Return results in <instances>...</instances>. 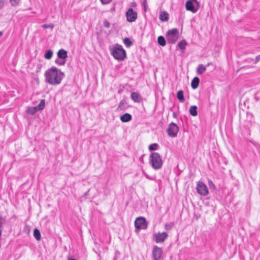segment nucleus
I'll list each match as a JSON object with an SVG mask.
<instances>
[{"label": "nucleus", "instance_id": "obj_1", "mask_svg": "<svg viewBox=\"0 0 260 260\" xmlns=\"http://www.w3.org/2000/svg\"><path fill=\"white\" fill-rule=\"evenodd\" d=\"M45 82L52 85H59L64 77V74L55 67H52L46 71Z\"/></svg>", "mask_w": 260, "mask_h": 260}, {"label": "nucleus", "instance_id": "obj_2", "mask_svg": "<svg viewBox=\"0 0 260 260\" xmlns=\"http://www.w3.org/2000/svg\"><path fill=\"white\" fill-rule=\"evenodd\" d=\"M109 50L113 57L118 60H123L126 57L125 50L121 45L116 44L110 46Z\"/></svg>", "mask_w": 260, "mask_h": 260}, {"label": "nucleus", "instance_id": "obj_3", "mask_svg": "<svg viewBox=\"0 0 260 260\" xmlns=\"http://www.w3.org/2000/svg\"><path fill=\"white\" fill-rule=\"evenodd\" d=\"M149 163L154 170L160 169L163 165V160L158 152H152L149 158Z\"/></svg>", "mask_w": 260, "mask_h": 260}, {"label": "nucleus", "instance_id": "obj_4", "mask_svg": "<svg viewBox=\"0 0 260 260\" xmlns=\"http://www.w3.org/2000/svg\"><path fill=\"white\" fill-rule=\"evenodd\" d=\"M178 30L177 28L169 30L166 35L168 43L172 44H174L178 40Z\"/></svg>", "mask_w": 260, "mask_h": 260}, {"label": "nucleus", "instance_id": "obj_5", "mask_svg": "<svg viewBox=\"0 0 260 260\" xmlns=\"http://www.w3.org/2000/svg\"><path fill=\"white\" fill-rule=\"evenodd\" d=\"M185 8L187 11L195 13L200 8V3L197 0H188L186 3Z\"/></svg>", "mask_w": 260, "mask_h": 260}, {"label": "nucleus", "instance_id": "obj_6", "mask_svg": "<svg viewBox=\"0 0 260 260\" xmlns=\"http://www.w3.org/2000/svg\"><path fill=\"white\" fill-rule=\"evenodd\" d=\"M179 129L178 125L174 122H172L169 124L167 129V132L170 137L175 138L177 137Z\"/></svg>", "mask_w": 260, "mask_h": 260}, {"label": "nucleus", "instance_id": "obj_7", "mask_svg": "<svg viewBox=\"0 0 260 260\" xmlns=\"http://www.w3.org/2000/svg\"><path fill=\"white\" fill-rule=\"evenodd\" d=\"M136 229L146 230L147 228V222L146 219L143 217H137L135 221Z\"/></svg>", "mask_w": 260, "mask_h": 260}, {"label": "nucleus", "instance_id": "obj_8", "mask_svg": "<svg viewBox=\"0 0 260 260\" xmlns=\"http://www.w3.org/2000/svg\"><path fill=\"white\" fill-rule=\"evenodd\" d=\"M197 190L199 194L204 196H207L209 193L207 186L202 182L198 183Z\"/></svg>", "mask_w": 260, "mask_h": 260}, {"label": "nucleus", "instance_id": "obj_9", "mask_svg": "<svg viewBox=\"0 0 260 260\" xmlns=\"http://www.w3.org/2000/svg\"><path fill=\"white\" fill-rule=\"evenodd\" d=\"M162 250L157 246H154L152 249V258L153 260L162 259Z\"/></svg>", "mask_w": 260, "mask_h": 260}, {"label": "nucleus", "instance_id": "obj_10", "mask_svg": "<svg viewBox=\"0 0 260 260\" xmlns=\"http://www.w3.org/2000/svg\"><path fill=\"white\" fill-rule=\"evenodd\" d=\"M126 20L129 22L136 21L137 18V13L132 8H129L125 14Z\"/></svg>", "mask_w": 260, "mask_h": 260}, {"label": "nucleus", "instance_id": "obj_11", "mask_svg": "<svg viewBox=\"0 0 260 260\" xmlns=\"http://www.w3.org/2000/svg\"><path fill=\"white\" fill-rule=\"evenodd\" d=\"M154 237L155 241L158 243L164 242L167 239L168 234L166 232L158 233L155 234Z\"/></svg>", "mask_w": 260, "mask_h": 260}, {"label": "nucleus", "instance_id": "obj_12", "mask_svg": "<svg viewBox=\"0 0 260 260\" xmlns=\"http://www.w3.org/2000/svg\"><path fill=\"white\" fill-rule=\"evenodd\" d=\"M131 98L136 103H140L143 99L142 96L137 92H132L131 94Z\"/></svg>", "mask_w": 260, "mask_h": 260}, {"label": "nucleus", "instance_id": "obj_13", "mask_svg": "<svg viewBox=\"0 0 260 260\" xmlns=\"http://www.w3.org/2000/svg\"><path fill=\"white\" fill-rule=\"evenodd\" d=\"M57 56L60 59H65L68 57L67 51L63 49H60L57 52Z\"/></svg>", "mask_w": 260, "mask_h": 260}, {"label": "nucleus", "instance_id": "obj_14", "mask_svg": "<svg viewBox=\"0 0 260 260\" xmlns=\"http://www.w3.org/2000/svg\"><path fill=\"white\" fill-rule=\"evenodd\" d=\"M120 120L123 122H127L131 121L132 119V115L127 113L121 115L120 117Z\"/></svg>", "mask_w": 260, "mask_h": 260}, {"label": "nucleus", "instance_id": "obj_15", "mask_svg": "<svg viewBox=\"0 0 260 260\" xmlns=\"http://www.w3.org/2000/svg\"><path fill=\"white\" fill-rule=\"evenodd\" d=\"M200 79L198 77H195L191 81V86L193 89H196L199 84Z\"/></svg>", "mask_w": 260, "mask_h": 260}, {"label": "nucleus", "instance_id": "obj_16", "mask_svg": "<svg viewBox=\"0 0 260 260\" xmlns=\"http://www.w3.org/2000/svg\"><path fill=\"white\" fill-rule=\"evenodd\" d=\"M206 71V67L203 64H199L197 68V73L198 75L203 74Z\"/></svg>", "mask_w": 260, "mask_h": 260}, {"label": "nucleus", "instance_id": "obj_17", "mask_svg": "<svg viewBox=\"0 0 260 260\" xmlns=\"http://www.w3.org/2000/svg\"><path fill=\"white\" fill-rule=\"evenodd\" d=\"M159 18L161 21H167L169 19V14L166 11L162 12L160 14Z\"/></svg>", "mask_w": 260, "mask_h": 260}, {"label": "nucleus", "instance_id": "obj_18", "mask_svg": "<svg viewBox=\"0 0 260 260\" xmlns=\"http://www.w3.org/2000/svg\"><path fill=\"white\" fill-rule=\"evenodd\" d=\"M177 98L178 100L181 103L185 101V99L183 95V91L182 90H179L177 93Z\"/></svg>", "mask_w": 260, "mask_h": 260}, {"label": "nucleus", "instance_id": "obj_19", "mask_svg": "<svg viewBox=\"0 0 260 260\" xmlns=\"http://www.w3.org/2000/svg\"><path fill=\"white\" fill-rule=\"evenodd\" d=\"M189 113L193 116H196L198 114L197 107L196 106H191L189 109Z\"/></svg>", "mask_w": 260, "mask_h": 260}, {"label": "nucleus", "instance_id": "obj_20", "mask_svg": "<svg viewBox=\"0 0 260 260\" xmlns=\"http://www.w3.org/2000/svg\"><path fill=\"white\" fill-rule=\"evenodd\" d=\"M45 107V100L44 99H42L40 101V103H39V104L38 105H37V106H36L38 111H40V110H43L44 109Z\"/></svg>", "mask_w": 260, "mask_h": 260}, {"label": "nucleus", "instance_id": "obj_21", "mask_svg": "<svg viewBox=\"0 0 260 260\" xmlns=\"http://www.w3.org/2000/svg\"><path fill=\"white\" fill-rule=\"evenodd\" d=\"M37 111L36 106L28 107L26 110V112L30 115H34Z\"/></svg>", "mask_w": 260, "mask_h": 260}, {"label": "nucleus", "instance_id": "obj_22", "mask_svg": "<svg viewBox=\"0 0 260 260\" xmlns=\"http://www.w3.org/2000/svg\"><path fill=\"white\" fill-rule=\"evenodd\" d=\"M157 42L161 46H165L166 44V41L163 36H159L157 38Z\"/></svg>", "mask_w": 260, "mask_h": 260}, {"label": "nucleus", "instance_id": "obj_23", "mask_svg": "<svg viewBox=\"0 0 260 260\" xmlns=\"http://www.w3.org/2000/svg\"><path fill=\"white\" fill-rule=\"evenodd\" d=\"M187 43L185 40H183L179 42L177 44V47L181 50H184L185 49Z\"/></svg>", "mask_w": 260, "mask_h": 260}, {"label": "nucleus", "instance_id": "obj_24", "mask_svg": "<svg viewBox=\"0 0 260 260\" xmlns=\"http://www.w3.org/2000/svg\"><path fill=\"white\" fill-rule=\"evenodd\" d=\"M34 237L37 240H39L41 239V233L40 231L37 229H35L34 231Z\"/></svg>", "mask_w": 260, "mask_h": 260}, {"label": "nucleus", "instance_id": "obj_25", "mask_svg": "<svg viewBox=\"0 0 260 260\" xmlns=\"http://www.w3.org/2000/svg\"><path fill=\"white\" fill-rule=\"evenodd\" d=\"M53 55V51L51 50H48L46 51L44 54V57L47 59L51 58Z\"/></svg>", "mask_w": 260, "mask_h": 260}, {"label": "nucleus", "instance_id": "obj_26", "mask_svg": "<svg viewBox=\"0 0 260 260\" xmlns=\"http://www.w3.org/2000/svg\"><path fill=\"white\" fill-rule=\"evenodd\" d=\"M126 104V102L124 100H121L117 107V111L124 110L125 109L124 106Z\"/></svg>", "mask_w": 260, "mask_h": 260}, {"label": "nucleus", "instance_id": "obj_27", "mask_svg": "<svg viewBox=\"0 0 260 260\" xmlns=\"http://www.w3.org/2000/svg\"><path fill=\"white\" fill-rule=\"evenodd\" d=\"M123 42H124V45L127 47H129L130 46H131L133 44V42L131 41V40H130L129 38H126L124 39L123 40Z\"/></svg>", "mask_w": 260, "mask_h": 260}, {"label": "nucleus", "instance_id": "obj_28", "mask_svg": "<svg viewBox=\"0 0 260 260\" xmlns=\"http://www.w3.org/2000/svg\"><path fill=\"white\" fill-rule=\"evenodd\" d=\"M158 145L157 143H153L149 145V150L150 151H154L158 149Z\"/></svg>", "mask_w": 260, "mask_h": 260}, {"label": "nucleus", "instance_id": "obj_29", "mask_svg": "<svg viewBox=\"0 0 260 260\" xmlns=\"http://www.w3.org/2000/svg\"><path fill=\"white\" fill-rule=\"evenodd\" d=\"M174 223L173 222L167 223L165 224V228L167 231L171 230L174 226Z\"/></svg>", "mask_w": 260, "mask_h": 260}, {"label": "nucleus", "instance_id": "obj_30", "mask_svg": "<svg viewBox=\"0 0 260 260\" xmlns=\"http://www.w3.org/2000/svg\"><path fill=\"white\" fill-rule=\"evenodd\" d=\"M55 62L59 66H63L66 63V61L64 59H61L58 58L55 60Z\"/></svg>", "mask_w": 260, "mask_h": 260}, {"label": "nucleus", "instance_id": "obj_31", "mask_svg": "<svg viewBox=\"0 0 260 260\" xmlns=\"http://www.w3.org/2000/svg\"><path fill=\"white\" fill-rule=\"evenodd\" d=\"M10 3L12 7H15L18 6L20 2V0H9Z\"/></svg>", "mask_w": 260, "mask_h": 260}, {"label": "nucleus", "instance_id": "obj_32", "mask_svg": "<svg viewBox=\"0 0 260 260\" xmlns=\"http://www.w3.org/2000/svg\"><path fill=\"white\" fill-rule=\"evenodd\" d=\"M208 185H209L210 188H212L213 189H215V186L214 184L213 183V182L211 180L208 181Z\"/></svg>", "mask_w": 260, "mask_h": 260}, {"label": "nucleus", "instance_id": "obj_33", "mask_svg": "<svg viewBox=\"0 0 260 260\" xmlns=\"http://www.w3.org/2000/svg\"><path fill=\"white\" fill-rule=\"evenodd\" d=\"M112 0H100L103 5H107L110 4Z\"/></svg>", "mask_w": 260, "mask_h": 260}, {"label": "nucleus", "instance_id": "obj_34", "mask_svg": "<svg viewBox=\"0 0 260 260\" xmlns=\"http://www.w3.org/2000/svg\"><path fill=\"white\" fill-rule=\"evenodd\" d=\"M104 26L106 28H109L110 26V23L106 20L104 21Z\"/></svg>", "mask_w": 260, "mask_h": 260}, {"label": "nucleus", "instance_id": "obj_35", "mask_svg": "<svg viewBox=\"0 0 260 260\" xmlns=\"http://www.w3.org/2000/svg\"><path fill=\"white\" fill-rule=\"evenodd\" d=\"M116 10V4H113L112 7L111 8L110 11L111 12H114Z\"/></svg>", "mask_w": 260, "mask_h": 260}, {"label": "nucleus", "instance_id": "obj_36", "mask_svg": "<svg viewBox=\"0 0 260 260\" xmlns=\"http://www.w3.org/2000/svg\"><path fill=\"white\" fill-rule=\"evenodd\" d=\"M260 60V54L256 56L255 58V60H254V63L255 64L257 63Z\"/></svg>", "mask_w": 260, "mask_h": 260}, {"label": "nucleus", "instance_id": "obj_37", "mask_svg": "<svg viewBox=\"0 0 260 260\" xmlns=\"http://www.w3.org/2000/svg\"><path fill=\"white\" fill-rule=\"evenodd\" d=\"M49 27H51V28H53V25H51V24H45L43 25V27L44 28H48Z\"/></svg>", "mask_w": 260, "mask_h": 260}, {"label": "nucleus", "instance_id": "obj_38", "mask_svg": "<svg viewBox=\"0 0 260 260\" xmlns=\"http://www.w3.org/2000/svg\"><path fill=\"white\" fill-rule=\"evenodd\" d=\"M143 174L144 175V176L148 179H150V180H152V178L151 177H150L147 174H146V173H145L144 172H143Z\"/></svg>", "mask_w": 260, "mask_h": 260}, {"label": "nucleus", "instance_id": "obj_39", "mask_svg": "<svg viewBox=\"0 0 260 260\" xmlns=\"http://www.w3.org/2000/svg\"><path fill=\"white\" fill-rule=\"evenodd\" d=\"M4 5V3L3 1H0V9L3 8Z\"/></svg>", "mask_w": 260, "mask_h": 260}, {"label": "nucleus", "instance_id": "obj_40", "mask_svg": "<svg viewBox=\"0 0 260 260\" xmlns=\"http://www.w3.org/2000/svg\"><path fill=\"white\" fill-rule=\"evenodd\" d=\"M253 58H248V59H246L245 60V61H247V62H250L251 61H253Z\"/></svg>", "mask_w": 260, "mask_h": 260}, {"label": "nucleus", "instance_id": "obj_41", "mask_svg": "<svg viewBox=\"0 0 260 260\" xmlns=\"http://www.w3.org/2000/svg\"><path fill=\"white\" fill-rule=\"evenodd\" d=\"M146 4H147V1L146 0H144L143 1V5H144V6L145 8H146Z\"/></svg>", "mask_w": 260, "mask_h": 260}, {"label": "nucleus", "instance_id": "obj_42", "mask_svg": "<svg viewBox=\"0 0 260 260\" xmlns=\"http://www.w3.org/2000/svg\"><path fill=\"white\" fill-rule=\"evenodd\" d=\"M3 32L2 31H0V38L3 36Z\"/></svg>", "mask_w": 260, "mask_h": 260}, {"label": "nucleus", "instance_id": "obj_43", "mask_svg": "<svg viewBox=\"0 0 260 260\" xmlns=\"http://www.w3.org/2000/svg\"><path fill=\"white\" fill-rule=\"evenodd\" d=\"M144 155H142L141 157L140 158V160H142L143 161V156Z\"/></svg>", "mask_w": 260, "mask_h": 260}, {"label": "nucleus", "instance_id": "obj_44", "mask_svg": "<svg viewBox=\"0 0 260 260\" xmlns=\"http://www.w3.org/2000/svg\"><path fill=\"white\" fill-rule=\"evenodd\" d=\"M68 260H77V259H74V258H68Z\"/></svg>", "mask_w": 260, "mask_h": 260}, {"label": "nucleus", "instance_id": "obj_45", "mask_svg": "<svg viewBox=\"0 0 260 260\" xmlns=\"http://www.w3.org/2000/svg\"><path fill=\"white\" fill-rule=\"evenodd\" d=\"M88 192V191L87 192H86V193H84V196H87V193Z\"/></svg>", "mask_w": 260, "mask_h": 260}, {"label": "nucleus", "instance_id": "obj_46", "mask_svg": "<svg viewBox=\"0 0 260 260\" xmlns=\"http://www.w3.org/2000/svg\"><path fill=\"white\" fill-rule=\"evenodd\" d=\"M1 235H2V231H1V230H0V236H1Z\"/></svg>", "mask_w": 260, "mask_h": 260}, {"label": "nucleus", "instance_id": "obj_47", "mask_svg": "<svg viewBox=\"0 0 260 260\" xmlns=\"http://www.w3.org/2000/svg\"><path fill=\"white\" fill-rule=\"evenodd\" d=\"M211 63H208V64L207 65V66H209Z\"/></svg>", "mask_w": 260, "mask_h": 260}]
</instances>
